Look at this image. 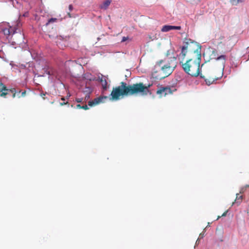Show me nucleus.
<instances>
[{
	"mask_svg": "<svg viewBox=\"0 0 249 249\" xmlns=\"http://www.w3.org/2000/svg\"><path fill=\"white\" fill-rule=\"evenodd\" d=\"M152 85L149 84L147 85H144L142 82L127 85L125 82H122L120 86L113 88L109 98L110 101H118L124 96L139 94L142 96H146L150 93L149 88ZM108 98V97L107 96H100L89 101L88 105L90 107L95 106L104 103Z\"/></svg>",
	"mask_w": 249,
	"mask_h": 249,
	"instance_id": "obj_1",
	"label": "nucleus"
},
{
	"mask_svg": "<svg viewBox=\"0 0 249 249\" xmlns=\"http://www.w3.org/2000/svg\"><path fill=\"white\" fill-rule=\"evenodd\" d=\"M201 61V53H200L197 52L196 58L189 59L185 62L180 61V64H181V67L185 73L192 77H196L200 76L201 78L205 79L206 84L209 85L213 84L214 81L222 77V73L220 74L219 76L213 75L206 77L204 75H203L200 72Z\"/></svg>",
	"mask_w": 249,
	"mask_h": 249,
	"instance_id": "obj_2",
	"label": "nucleus"
},
{
	"mask_svg": "<svg viewBox=\"0 0 249 249\" xmlns=\"http://www.w3.org/2000/svg\"><path fill=\"white\" fill-rule=\"evenodd\" d=\"M171 66L167 67V65H159L160 70L159 71H155L152 73L153 78L161 80L169 76L176 68L175 63L171 62Z\"/></svg>",
	"mask_w": 249,
	"mask_h": 249,
	"instance_id": "obj_3",
	"label": "nucleus"
},
{
	"mask_svg": "<svg viewBox=\"0 0 249 249\" xmlns=\"http://www.w3.org/2000/svg\"><path fill=\"white\" fill-rule=\"evenodd\" d=\"M2 32L7 39L9 40H14L15 38H13V36L18 33L15 27L9 26L4 28L2 29Z\"/></svg>",
	"mask_w": 249,
	"mask_h": 249,
	"instance_id": "obj_4",
	"label": "nucleus"
},
{
	"mask_svg": "<svg viewBox=\"0 0 249 249\" xmlns=\"http://www.w3.org/2000/svg\"><path fill=\"white\" fill-rule=\"evenodd\" d=\"M174 88H171L169 86L160 87L157 91V94L160 97L165 96L166 95L172 94L173 91H176Z\"/></svg>",
	"mask_w": 249,
	"mask_h": 249,
	"instance_id": "obj_5",
	"label": "nucleus"
},
{
	"mask_svg": "<svg viewBox=\"0 0 249 249\" xmlns=\"http://www.w3.org/2000/svg\"><path fill=\"white\" fill-rule=\"evenodd\" d=\"M174 62L175 63L176 67L177 65V58L175 56H171L170 58H164L163 60H161L159 62V65H167L171 66V62Z\"/></svg>",
	"mask_w": 249,
	"mask_h": 249,
	"instance_id": "obj_6",
	"label": "nucleus"
},
{
	"mask_svg": "<svg viewBox=\"0 0 249 249\" xmlns=\"http://www.w3.org/2000/svg\"><path fill=\"white\" fill-rule=\"evenodd\" d=\"M189 46H190V45L189 44L188 42H185V45L182 47L181 53L178 55L179 62L180 61L183 62L184 59L186 55L187 49Z\"/></svg>",
	"mask_w": 249,
	"mask_h": 249,
	"instance_id": "obj_7",
	"label": "nucleus"
},
{
	"mask_svg": "<svg viewBox=\"0 0 249 249\" xmlns=\"http://www.w3.org/2000/svg\"><path fill=\"white\" fill-rule=\"evenodd\" d=\"M181 28V27L180 26L165 25L162 26L161 31L162 32H167L171 30H180Z\"/></svg>",
	"mask_w": 249,
	"mask_h": 249,
	"instance_id": "obj_8",
	"label": "nucleus"
},
{
	"mask_svg": "<svg viewBox=\"0 0 249 249\" xmlns=\"http://www.w3.org/2000/svg\"><path fill=\"white\" fill-rule=\"evenodd\" d=\"M100 80L102 85L103 89L102 92L104 93L105 91H106L107 89L109 86L107 84V81L106 77H102L101 78H100Z\"/></svg>",
	"mask_w": 249,
	"mask_h": 249,
	"instance_id": "obj_9",
	"label": "nucleus"
},
{
	"mask_svg": "<svg viewBox=\"0 0 249 249\" xmlns=\"http://www.w3.org/2000/svg\"><path fill=\"white\" fill-rule=\"evenodd\" d=\"M45 71L46 73L49 75H53L55 77L57 76L56 71L52 68L46 69Z\"/></svg>",
	"mask_w": 249,
	"mask_h": 249,
	"instance_id": "obj_10",
	"label": "nucleus"
},
{
	"mask_svg": "<svg viewBox=\"0 0 249 249\" xmlns=\"http://www.w3.org/2000/svg\"><path fill=\"white\" fill-rule=\"evenodd\" d=\"M111 3V0H106L105 1L103 4L101 5L100 7L102 9H106Z\"/></svg>",
	"mask_w": 249,
	"mask_h": 249,
	"instance_id": "obj_11",
	"label": "nucleus"
},
{
	"mask_svg": "<svg viewBox=\"0 0 249 249\" xmlns=\"http://www.w3.org/2000/svg\"><path fill=\"white\" fill-rule=\"evenodd\" d=\"M216 39L222 40L224 39L225 37L224 35L220 33H216L215 35Z\"/></svg>",
	"mask_w": 249,
	"mask_h": 249,
	"instance_id": "obj_12",
	"label": "nucleus"
},
{
	"mask_svg": "<svg viewBox=\"0 0 249 249\" xmlns=\"http://www.w3.org/2000/svg\"><path fill=\"white\" fill-rule=\"evenodd\" d=\"M242 201V196L238 194L236 195V199L234 200V203L240 204Z\"/></svg>",
	"mask_w": 249,
	"mask_h": 249,
	"instance_id": "obj_13",
	"label": "nucleus"
},
{
	"mask_svg": "<svg viewBox=\"0 0 249 249\" xmlns=\"http://www.w3.org/2000/svg\"><path fill=\"white\" fill-rule=\"evenodd\" d=\"M216 59L217 60H221L222 61V63L224 65L226 62V55H221L220 56L217 57Z\"/></svg>",
	"mask_w": 249,
	"mask_h": 249,
	"instance_id": "obj_14",
	"label": "nucleus"
},
{
	"mask_svg": "<svg viewBox=\"0 0 249 249\" xmlns=\"http://www.w3.org/2000/svg\"><path fill=\"white\" fill-rule=\"evenodd\" d=\"M57 20L56 18H51L48 20V22L45 24V26H47L50 23L56 22Z\"/></svg>",
	"mask_w": 249,
	"mask_h": 249,
	"instance_id": "obj_15",
	"label": "nucleus"
},
{
	"mask_svg": "<svg viewBox=\"0 0 249 249\" xmlns=\"http://www.w3.org/2000/svg\"><path fill=\"white\" fill-rule=\"evenodd\" d=\"M6 90L0 91V96L1 97H5L6 95H7L8 92H7L8 91V89L7 88V87L5 86Z\"/></svg>",
	"mask_w": 249,
	"mask_h": 249,
	"instance_id": "obj_16",
	"label": "nucleus"
},
{
	"mask_svg": "<svg viewBox=\"0 0 249 249\" xmlns=\"http://www.w3.org/2000/svg\"><path fill=\"white\" fill-rule=\"evenodd\" d=\"M76 108H79V109H83L84 110H88L89 109V107L86 105L82 106L80 104H77L76 105Z\"/></svg>",
	"mask_w": 249,
	"mask_h": 249,
	"instance_id": "obj_17",
	"label": "nucleus"
},
{
	"mask_svg": "<svg viewBox=\"0 0 249 249\" xmlns=\"http://www.w3.org/2000/svg\"><path fill=\"white\" fill-rule=\"evenodd\" d=\"M188 2H190V3L192 4H198L200 0H186Z\"/></svg>",
	"mask_w": 249,
	"mask_h": 249,
	"instance_id": "obj_18",
	"label": "nucleus"
},
{
	"mask_svg": "<svg viewBox=\"0 0 249 249\" xmlns=\"http://www.w3.org/2000/svg\"><path fill=\"white\" fill-rule=\"evenodd\" d=\"M244 0H236V1H235L234 0V1H232V3L233 5H236L239 3L243 2L244 1Z\"/></svg>",
	"mask_w": 249,
	"mask_h": 249,
	"instance_id": "obj_19",
	"label": "nucleus"
},
{
	"mask_svg": "<svg viewBox=\"0 0 249 249\" xmlns=\"http://www.w3.org/2000/svg\"><path fill=\"white\" fill-rule=\"evenodd\" d=\"M26 94V91L24 90L21 92V94L20 95V94H18V97L20 98L21 97H24Z\"/></svg>",
	"mask_w": 249,
	"mask_h": 249,
	"instance_id": "obj_20",
	"label": "nucleus"
},
{
	"mask_svg": "<svg viewBox=\"0 0 249 249\" xmlns=\"http://www.w3.org/2000/svg\"><path fill=\"white\" fill-rule=\"evenodd\" d=\"M20 92H21V90H19L18 92H14V93H13L12 97L13 98H14L17 96L18 97V94H20Z\"/></svg>",
	"mask_w": 249,
	"mask_h": 249,
	"instance_id": "obj_21",
	"label": "nucleus"
},
{
	"mask_svg": "<svg viewBox=\"0 0 249 249\" xmlns=\"http://www.w3.org/2000/svg\"><path fill=\"white\" fill-rule=\"evenodd\" d=\"M83 98H77L75 99V101L77 103H82L83 102Z\"/></svg>",
	"mask_w": 249,
	"mask_h": 249,
	"instance_id": "obj_22",
	"label": "nucleus"
},
{
	"mask_svg": "<svg viewBox=\"0 0 249 249\" xmlns=\"http://www.w3.org/2000/svg\"><path fill=\"white\" fill-rule=\"evenodd\" d=\"M171 51L170 50H168L167 52L166 53L165 56L166 57L165 58H170L169 56L170 55Z\"/></svg>",
	"mask_w": 249,
	"mask_h": 249,
	"instance_id": "obj_23",
	"label": "nucleus"
},
{
	"mask_svg": "<svg viewBox=\"0 0 249 249\" xmlns=\"http://www.w3.org/2000/svg\"><path fill=\"white\" fill-rule=\"evenodd\" d=\"M227 212H228V211L225 212L221 216H218L217 218V220H218L221 217L225 216L227 215Z\"/></svg>",
	"mask_w": 249,
	"mask_h": 249,
	"instance_id": "obj_24",
	"label": "nucleus"
},
{
	"mask_svg": "<svg viewBox=\"0 0 249 249\" xmlns=\"http://www.w3.org/2000/svg\"><path fill=\"white\" fill-rule=\"evenodd\" d=\"M8 91H9L10 92H11L12 93H14V92H17L16 89L15 88L8 89Z\"/></svg>",
	"mask_w": 249,
	"mask_h": 249,
	"instance_id": "obj_25",
	"label": "nucleus"
},
{
	"mask_svg": "<svg viewBox=\"0 0 249 249\" xmlns=\"http://www.w3.org/2000/svg\"><path fill=\"white\" fill-rule=\"evenodd\" d=\"M128 37H127V36H126V37H125V36H124V37L122 38V39L121 42H124V41H126V40H128Z\"/></svg>",
	"mask_w": 249,
	"mask_h": 249,
	"instance_id": "obj_26",
	"label": "nucleus"
},
{
	"mask_svg": "<svg viewBox=\"0 0 249 249\" xmlns=\"http://www.w3.org/2000/svg\"><path fill=\"white\" fill-rule=\"evenodd\" d=\"M89 97H90V96L89 94L86 95V96H85V101L88 100L89 98Z\"/></svg>",
	"mask_w": 249,
	"mask_h": 249,
	"instance_id": "obj_27",
	"label": "nucleus"
},
{
	"mask_svg": "<svg viewBox=\"0 0 249 249\" xmlns=\"http://www.w3.org/2000/svg\"><path fill=\"white\" fill-rule=\"evenodd\" d=\"M68 104H69V103L68 102H64L63 103H60V105L62 106L64 105H67Z\"/></svg>",
	"mask_w": 249,
	"mask_h": 249,
	"instance_id": "obj_28",
	"label": "nucleus"
},
{
	"mask_svg": "<svg viewBox=\"0 0 249 249\" xmlns=\"http://www.w3.org/2000/svg\"><path fill=\"white\" fill-rule=\"evenodd\" d=\"M69 10L70 11H71L73 9V6L71 4H70L69 6Z\"/></svg>",
	"mask_w": 249,
	"mask_h": 249,
	"instance_id": "obj_29",
	"label": "nucleus"
},
{
	"mask_svg": "<svg viewBox=\"0 0 249 249\" xmlns=\"http://www.w3.org/2000/svg\"><path fill=\"white\" fill-rule=\"evenodd\" d=\"M46 93H41L40 95L43 98V99H45V96L46 95Z\"/></svg>",
	"mask_w": 249,
	"mask_h": 249,
	"instance_id": "obj_30",
	"label": "nucleus"
},
{
	"mask_svg": "<svg viewBox=\"0 0 249 249\" xmlns=\"http://www.w3.org/2000/svg\"><path fill=\"white\" fill-rule=\"evenodd\" d=\"M61 100H62V101H64L65 100V97H62V98H61Z\"/></svg>",
	"mask_w": 249,
	"mask_h": 249,
	"instance_id": "obj_31",
	"label": "nucleus"
},
{
	"mask_svg": "<svg viewBox=\"0 0 249 249\" xmlns=\"http://www.w3.org/2000/svg\"><path fill=\"white\" fill-rule=\"evenodd\" d=\"M68 14L69 17H70V18H71V14H70V12H69V13H68Z\"/></svg>",
	"mask_w": 249,
	"mask_h": 249,
	"instance_id": "obj_32",
	"label": "nucleus"
},
{
	"mask_svg": "<svg viewBox=\"0 0 249 249\" xmlns=\"http://www.w3.org/2000/svg\"><path fill=\"white\" fill-rule=\"evenodd\" d=\"M222 41H220V42H219L218 43V45H220V44H222Z\"/></svg>",
	"mask_w": 249,
	"mask_h": 249,
	"instance_id": "obj_33",
	"label": "nucleus"
},
{
	"mask_svg": "<svg viewBox=\"0 0 249 249\" xmlns=\"http://www.w3.org/2000/svg\"><path fill=\"white\" fill-rule=\"evenodd\" d=\"M224 45H226V42H225V43H224Z\"/></svg>",
	"mask_w": 249,
	"mask_h": 249,
	"instance_id": "obj_34",
	"label": "nucleus"
}]
</instances>
